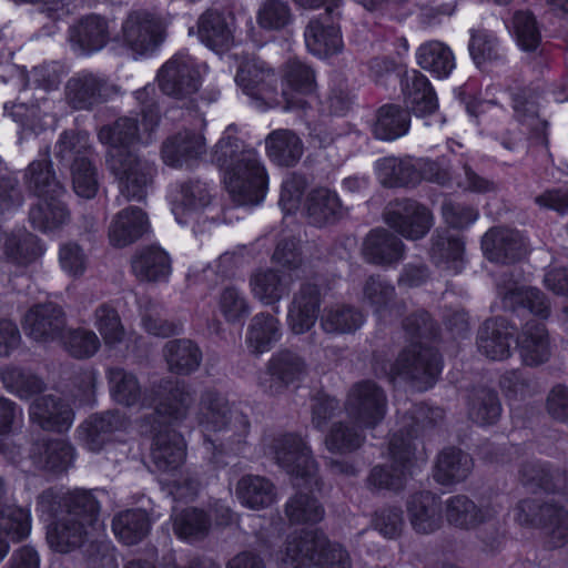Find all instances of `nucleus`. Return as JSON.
I'll use <instances>...</instances> for the list:
<instances>
[{
  "instance_id": "52",
  "label": "nucleus",
  "mask_w": 568,
  "mask_h": 568,
  "mask_svg": "<svg viewBox=\"0 0 568 568\" xmlns=\"http://www.w3.org/2000/svg\"><path fill=\"white\" fill-rule=\"evenodd\" d=\"M52 102L45 98L38 99L30 105L17 103L12 106L11 116L23 129L32 132H41L54 122Z\"/></svg>"
},
{
  "instance_id": "49",
  "label": "nucleus",
  "mask_w": 568,
  "mask_h": 568,
  "mask_svg": "<svg viewBox=\"0 0 568 568\" xmlns=\"http://www.w3.org/2000/svg\"><path fill=\"white\" fill-rule=\"evenodd\" d=\"M473 469L471 457L457 448L444 449L438 458L435 479L442 485H450L467 478Z\"/></svg>"
},
{
  "instance_id": "16",
  "label": "nucleus",
  "mask_w": 568,
  "mask_h": 568,
  "mask_svg": "<svg viewBox=\"0 0 568 568\" xmlns=\"http://www.w3.org/2000/svg\"><path fill=\"white\" fill-rule=\"evenodd\" d=\"M316 91V80L313 69L300 60H290L282 77V97L284 109L304 110L310 104Z\"/></svg>"
},
{
  "instance_id": "53",
  "label": "nucleus",
  "mask_w": 568,
  "mask_h": 568,
  "mask_svg": "<svg viewBox=\"0 0 568 568\" xmlns=\"http://www.w3.org/2000/svg\"><path fill=\"white\" fill-rule=\"evenodd\" d=\"M363 427L345 422H335L331 425L324 445L333 454H349L362 447L365 442Z\"/></svg>"
},
{
  "instance_id": "50",
  "label": "nucleus",
  "mask_w": 568,
  "mask_h": 568,
  "mask_svg": "<svg viewBox=\"0 0 568 568\" xmlns=\"http://www.w3.org/2000/svg\"><path fill=\"white\" fill-rule=\"evenodd\" d=\"M150 527V518L142 509L121 511L112 520L115 537L125 545L140 542L149 534Z\"/></svg>"
},
{
  "instance_id": "4",
  "label": "nucleus",
  "mask_w": 568,
  "mask_h": 568,
  "mask_svg": "<svg viewBox=\"0 0 568 568\" xmlns=\"http://www.w3.org/2000/svg\"><path fill=\"white\" fill-rule=\"evenodd\" d=\"M196 419L207 452L217 448V440L221 442L220 446L240 445L250 433L247 416L231 407L227 399L215 390L202 394Z\"/></svg>"
},
{
  "instance_id": "25",
  "label": "nucleus",
  "mask_w": 568,
  "mask_h": 568,
  "mask_svg": "<svg viewBox=\"0 0 568 568\" xmlns=\"http://www.w3.org/2000/svg\"><path fill=\"white\" fill-rule=\"evenodd\" d=\"M321 306L320 290L314 284H303L294 294L288 306L287 326L295 335L308 332L318 317Z\"/></svg>"
},
{
  "instance_id": "10",
  "label": "nucleus",
  "mask_w": 568,
  "mask_h": 568,
  "mask_svg": "<svg viewBox=\"0 0 568 568\" xmlns=\"http://www.w3.org/2000/svg\"><path fill=\"white\" fill-rule=\"evenodd\" d=\"M440 369V358L435 349L412 343L398 354L386 374L392 379L399 377L417 389L426 390L435 384Z\"/></svg>"
},
{
  "instance_id": "21",
  "label": "nucleus",
  "mask_w": 568,
  "mask_h": 568,
  "mask_svg": "<svg viewBox=\"0 0 568 568\" xmlns=\"http://www.w3.org/2000/svg\"><path fill=\"white\" fill-rule=\"evenodd\" d=\"M27 334L38 342H51L62 337L65 328L64 313L54 303L33 306L24 317Z\"/></svg>"
},
{
  "instance_id": "13",
  "label": "nucleus",
  "mask_w": 568,
  "mask_h": 568,
  "mask_svg": "<svg viewBox=\"0 0 568 568\" xmlns=\"http://www.w3.org/2000/svg\"><path fill=\"white\" fill-rule=\"evenodd\" d=\"M386 224L407 240L423 239L433 225V215L423 204L410 200H396L387 206Z\"/></svg>"
},
{
  "instance_id": "8",
  "label": "nucleus",
  "mask_w": 568,
  "mask_h": 568,
  "mask_svg": "<svg viewBox=\"0 0 568 568\" xmlns=\"http://www.w3.org/2000/svg\"><path fill=\"white\" fill-rule=\"evenodd\" d=\"M140 106L141 123L136 116L119 118L112 125H105L98 133L99 141L109 146L108 151L129 150L135 143H148L151 132L160 122V110L152 85L134 92Z\"/></svg>"
},
{
  "instance_id": "6",
  "label": "nucleus",
  "mask_w": 568,
  "mask_h": 568,
  "mask_svg": "<svg viewBox=\"0 0 568 568\" xmlns=\"http://www.w3.org/2000/svg\"><path fill=\"white\" fill-rule=\"evenodd\" d=\"M65 507L67 514L48 531L50 546L62 554L81 547L102 527L99 504L91 493L81 489L69 493Z\"/></svg>"
},
{
  "instance_id": "26",
  "label": "nucleus",
  "mask_w": 568,
  "mask_h": 568,
  "mask_svg": "<svg viewBox=\"0 0 568 568\" xmlns=\"http://www.w3.org/2000/svg\"><path fill=\"white\" fill-rule=\"evenodd\" d=\"M30 420L44 430H68L73 423V410L60 397L52 395L37 398L29 408Z\"/></svg>"
},
{
  "instance_id": "19",
  "label": "nucleus",
  "mask_w": 568,
  "mask_h": 568,
  "mask_svg": "<svg viewBox=\"0 0 568 568\" xmlns=\"http://www.w3.org/2000/svg\"><path fill=\"white\" fill-rule=\"evenodd\" d=\"M114 92L105 79L89 72L73 75L65 85V99L75 110H89Z\"/></svg>"
},
{
  "instance_id": "12",
  "label": "nucleus",
  "mask_w": 568,
  "mask_h": 568,
  "mask_svg": "<svg viewBox=\"0 0 568 568\" xmlns=\"http://www.w3.org/2000/svg\"><path fill=\"white\" fill-rule=\"evenodd\" d=\"M387 408L385 390L371 379L353 384L344 403L347 416L366 429L376 428L384 420Z\"/></svg>"
},
{
  "instance_id": "43",
  "label": "nucleus",
  "mask_w": 568,
  "mask_h": 568,
  "mask_svg": "<svg viewBox=\"0 0 568 568\" xmlns=\"http://www.w3.org/2000/svg\"><path fill=\"white\" fill-rule=\"evenodd\" d=\"M305 43L310 52L326 58L341 52L343 41L339 29L334 24H325L321 20H312L305 30Z\"/></svg>"
},
{
  "instance_id": "37",
  "label": "nucleus",
  "mask_w": 568,
  "mask_h": 568,
  "mask_svg": "<svg viewBox=\"0 0 568 568\" xmlns=\"http://www.w3.org/2000/svg\"><path fill=\"white\" fill-rule=\"evenodd\" d=\"M281 337L282 326L276 316L261 312L252 317L246 333V344L252 353L268 352Z\"/></svg>"
},
{
  "instance_id": "27",
  "label": "nucleus",
  "mask_w": 568,
  "mask_h": 568,
  "mask_svg": "<svg viewBox=\"0 0 568 568\" xmlns=\"http://www.w3.org/2000/svg\"><path fill=\"white\" fill-rule=\"evenodd\" d=\"M149 220L145 212L136 206H129L118 212L109 226V241L114 247H125L149 231Z\"/></svg>"
},
{
  "instance_id": "44",
  "label": "nucleus",
  "mask_w": 568,
  "mask_h": 568,
  "mask_svg": "<svg viewBox=\"0 0 568 568\" xmlns=\"http://www.w3.org/2000/svg\"><path fill=\"white\" fill-rule=\"evenodd\" d=\"M265 144L270 159L282 166L296 164L303 154L301 139L290 130L281 129L271 132Z\"/></svg>"
},
{
  "instance_id": "7",
  "label": "nucleus",
  "mask_w": 568,
  "mask_h": 568,
  "mask_svg": "<svg viewBox=\"0 0 568 568\" xmlns=\"http://www.w3.org/2000/svg\"><path fill=\"white\" fill-rule=\"evenodd\" d=\"M278 560L281 568H351L347 551L320 530L290 535Z\"/></svg>"
},
{
  "instance_id": "30",
  "label": "nucleus",
  "mask_w": 568,
  "mask_h": 568,
  "mask_svg": "<svg viewBox=\"0 0 568 568\" xmlns=\"http://www.w3.org/2000/svg\"><path fill=\"white\" fill-rule=\"evenodd\" d=\"M292 278L272 268L255 271L250 277V288L253 297L265 306H276L290 294Z\"/></svg>"
},
{
  "instance_id": "9",
  "label": "nucleus",
  "mask_w": 568,
  "mask_h": 568,
  "mask_svg": "<svg viewBox=\"0 0 568 568\" xmlns=\"http://www.w3.org/2000/svg\"><path fill=\"white\" fill-rule=\"evenodd\" d=\"M106 166L128 201L145 199L156 173L152 161L130 150H113L106 153Z\"/></svg>"
},
{
  "instance_id": "55",
  "label": "nucleus",
  "mask_w": 568,
  "mask_h": 568,
  "mask_svg": "<svg viewBox=\"0 0 568 568\" xmlns=\"http://www.w3.org/2000/svg\"><path fill=\"white\" fill-rule=\"evenodd\" d=\"M503 297V305L507 310L527 308L530 313L541 318L550 314V305L539 290L532 287H511L507 291H499Z\"/></svg>"
},
{
  "instance_id": "14",
  "label": "nucleus",
  "mask_w": 568,
  "mask_h": 568,
  "mask_svg": "<svg viewBox=\"0 0 568 568\" xmlns=\"http://www.w3.org/2000/svg\"><path fill=\"white\" fill-rule=\"evenodd\" d=\"M158 81L164 94L182 100L197 92L200 72L193 58L180 52L159 70Z\"/></svg>"
},
{
  "instance_id": "24",
  "label": "nucleus",
  "mask_w": 568,
  "mask_h": 568,
  "mask_svg": "<svg viewBox=\"0 0 568 568\" xmlns=\"http://www.w3.org/2000/svg\"><path fill=\"white\" fill-rule=\"evenodd\" d=\"M204 138L193 131H181L169 138L162 146V160L172 168H191L205 153Z\"/></svg>"
},
{
  "instance_id": "32",
  "label": "nucleus",
  "mask_w": 568,
  "mask_h": 568,
  "mask_svg": "<svg viewBox=\"0 0 568 568\" xmlns=\"http://www.w3.org/2000/svg\"><path fill=\"white\" fill-rule=\"evenodd\" d=\"M133 274L141 282H166L172 273L169 254L159 246H148L132 257Z\"/></svg>"
},
{
  "instance_id": "15",
  "label": "nucleus",
  "mask_w": 568,
  "mask_h": 568,
  "mask_svg": "<svg viewBox=\"0 0 568 568\" xmlns=\"http://www.w3.org/2000/svg\"><path fill=\"white\" fill-rule=\"evenodd\" d=\"M306 374L307 363L302 355L287 348L280 349L270 358L267 371L260 375L258 385L265 393L275 395Z\"/></svg>"
},
{
  "instance_id": "38",
  "label": "nucleus",
  "mask_w": 568,
  "mask_h": 568,
  "mask_svg": "<svg viewBox=\"0 0 568 568\" xmlns=\"http://www.w3.org/2000/svg\"><path fill=\"white\" fill-rule=\"evenodd\" d=\"M36 237L24 229L7 232L0 230V257L26 265L38 256Z\"/></svg>"
},
{
  "instance_id": "58",
  "label": "nucleus",
  "mask_w": 568,
  "mask_h": 568,
  "mask_svg": "<svg viewBox=\"0 0 568 568\" xmlns=\"http://www.w3.org/2000/svg\"><path fill=\"white\" fill-rule=\"evenodd\" d=\"M363 314L348 305H333L325 307L321 316V327L328 334L353 333L362 326Z\"/></svg>"
},
{
  "instance_id": "42",
  "label": "nucleus",
  "mask_w": 568,
  "mask_h": 568,
  "mask_svg": "<svg viewBox=\"0 0 568 568\" xmlns=\"http://www.w3.org/2000/svg\"><path fill=\"white\" fill-rule=\"evenodd\" d=\"M342 203L336 192L326 187L313 190L306 200V213L312 224L323 226L342 215Z\"/></svg>"
},
{
  "instance_id": "63",
  "label": "nucleus",
  "mask_w": 568,
  "mask_h": 568,
  "mask_svg": "<svg viewBox=\"0 0 568 568\" xmlns=\"http://www.w3.org/2000/svg\"><path fill=\"white\" fill-rule=\"evenodd\" d=\"M395 297V287L381 276H369L363 286V303L373 308L378 317L390 313Z\"/></svg>"
},
{
  "instance_id": "39",
  "label": "nucleus",
  "mask_w": 568,
  "mask_h": 568,
  "mask_svg": "<svg viewBox=\"0 0 568 568\" xmlns=\"http://www.w3.org/2000/svg\"><path fill=\"white\" fill-rule=\"evenodd\" d=\"M464 242L449 231L436 232L432 237L430 258L444 270L458 273L463 266Z\"/></svg>"
},
{
  "instance_id": "48",
  "label": "nucleus",
  "mask_w": 568,
  "mask_h": 568,
  "mask_svg": "<svg viewBox=\"0 0 568 568\" xmlns=\"http://www.w3.org/2000/svg\"><path fill=\"white\" fill-rule=\"evenodd\" d=\"M236 496L242 505L252 509L268 507L276 498L274 485L257 475L243 476L236 485Z\"/></svg>"
},
{
  "instance_id": "3",
  "label": "nucleus",
  "mask_w": 568,
  "mask_h": 568,
  "mask_svg": "<svg viewBox=\"0 0 568 568\" xmlns=\"http://www.w3.org/2000/svg\"><path fill=\"white\" fill-rule=\"evenodd\" d=\"M442 417L439 409H432L425 405H415L408 416L403 417V428L409 427L406 433L403 429L393 434L388 453L392 465L376 466L372 469L368 483L377 489H399L410 469L415 446L413 433L419 428L433 424Z\"/></svg>"
},
{
  "instance_id": "47",
  "label": "nucleus",
  "mask_w": 568,
  "mask_h": 568,
  "mask_svg": "<svg viewBox=\"0 0 568 568\" xmlns=\"http://www.w3.org/2000/svg\"><path fill=\"white\" fill-rule=\"evenodd\" d=\"M124 426V420L118 413L108 412L91 416L79 427V437L92 452L101 449L106 436Z\"/></svg>"
},
{
  "instance_id": "56",
  "label": "nucleus",
  "mask_w": 568,
  "mask_h": 568,
  "mask_svg": "<svg viewBox=\"0 0 568 568\" xmlns=\"http://www.w3.org/2000/svg\"><path fill=\"white\" fill-rule=\"evenodd\" d=\"M173 531L182 540L194 541L204 538L210 530L211 519L209 515L199 508H185L173 513Z\"/></svg>"
},
{
  "instance_id": "40",
  "label": "nucleus",
  "mask_w": 568,
  "mask_h": 568,
  "mask_svg": "<svg viewBox=\"0 0 568 568\" xmlns=\"http://www.w3.org/2000/svg\"><path fill=\"white\" fill-rule=\"evenodd\" d=\"M210 203L207 185L200 181H190L180 185L174 195L173 213L180 224H186L189 219Z\"/></svg>"
},
{
  "instance_id": "23",
  "label": "nucleus",
  "mask_w": 568,
  "mask_h": 568,
  "mask_svg": "<svg viewBox=\"0 0 568 568\" xmlns=\"http://www.w3.org/2000/svg\"><path fill=\"white\" fill-rule=\"evenodd\" d=\"M481 247L488 260L504 264L518 261L527 252L521 233L506 227L489 230L481 240Z\"/></svg>"
},
{
  "instance_id": "64",
  "label": "nucleus",
  "mask_w": 568,
  "mask_h": 568,
  "mask_svg": "<svg viewBox=\"0 0 568 568\" xmlns=\"http://www.w3.org/2000/svg\"><path fill=\"white\" fill-rule=\"evenodd\" d=\"M93 323L108 347L121 344L125 329L118 311L109 304H101L93 314Z\"/></svg>"
},
{
  "instance_id": "28",
  "label": "nucleus",
  "mask_w": 568,
  "mask_h": 568,
  "mask_svg": "<svg viewBox=\"0 0 568 568\" xmlns=\"http://www.w3.org/2000/svg\"><path fill=\"white\" fill-rule=\"evenodd\" d=\"M364 258L375 265L390 266L404 258L405 244L385 229L371 231L363 243Z\"/></svg>"
},
{
  "instance_id": "29",
  "label": "nucleus",
  "mask_w": 568,
  "mask_h": 568,
  "mask_svg": "<svg viewBox=\"0 0 568 568\" xmlns=\"http://www.w3.org/2000/svg\"><path fill=\"white\" fill-rule=\"evenodd\" d=\"M109 39V23L98 14H90L80 19L69 30L71 45L82 54L101 50Z\"/></svg>"
},
{
  "instance_id": "57",
  "label": "nucleus",
  "mask_w": 568,
  "mask_h": 568,
  "mask_svg": "<svg viewBox=\"0 0 568 568\" xmlns=\"http://www.w3.org/2000/svg\"><path fill=\"white\" fill-rule=\"evenodd\" d=\"M409 123L408 111L398 105H383L377 112L373 133L379 140L392 141L406 134Z\"/></svg>"
},
{
  "instance_id": "18",
  "label": "nucleus",
  "mask_w": 568,
  "mask_h": 568,
  "mask_svg": "<svg viewBox=\"0 0 568 568\" xmlns=\"http://www.w3.org/2000/svg\"><path fill=\"white\" fill-rule=\"evenodd\" d=\"M125 44L136 54L155 50L163 39L161 21L146 11L132 12L122 27Z\"/></svg>"
},
{
  "instance_id": "60",
  "label": "nucleus",
  "mask_w": 568,
  "mask_h": 568,
  "mask_svg": "<svg viewBox=\"0 0 568 568\" xmlns=\"http://www.w3.org/2000/svg\"><path fill=\"white\" fill-rule=\"evenodd\" d=\"M110 393L115 402L133 406L141 399V386L136 376L122 367H110L106 371Z\"/></svg>"
},
{
  "instance_id": "41",
  "label": "nucleus",
  "mask_w": 568,
  "mask_h": 568,
  "mask_svg": "<svg viewBox=\"0 0 568 568\" xmlns=\"http://www.w3.org/2000/svg\"><path fill=\"white\" fill-rule=\"evenodd\" d=\"M491 507L478 508L473 500L457 495L446 500V519L450 525L460 528L475 527L496 515Z\"/></svg>"
},
{
  "instance_id": "62",
  "label": "nucleus",
  "mask_w": 568,
  "mask_h": 568,
  "mask_svg": "<svg viewBox=\"0 0 568 568\" xmlns=\"http://www.w3.org/2000/svg\"><path fill=\"white\" fill-rule=\"evenodd\" d=\"M93 153L90 135L84 131H64L59 136L54 155L61 162L74 163L81 158H89Z\"/></svg>"
},
{
  "instance_id": "46",
  "label": "nucleus",
  "mask_w": 568,
  "mask_h": 568,
  "mask_svg": "<svg viewBox=\"0 0 568 568\" xmlns=\"http://www.w3.org/2000/svg\"><path fill=\"white\" fill-rule=\"evenodd\" d=\"M26 182L39 200L52 196L61 197L65 190L55 178L52 165L45 154L44 159L31 162L26 171Z\"/></svg>"
},
{
  "instance_id": "51",
  "label": "nucleus",
  "mask_w": 568,
  "mask_h": 568,
  "mask_svg": "<svg viewBox=\"0 0 568 568\" xmlns=\"http://www.w3.org/2000/svg\"><path fill=\"white\" fill-rule=\"evenodd\" d=\"M164 357L171 372L186 375L197 369L202 352L190 339H173L165 344Z\"/></svg>"
},
{
  "instance_id": "1",
  "label": "nucleus",
  "mask_w": 568,
  "mask_h": 568,
  "mask_svg": "<svg viewBox=\"0 0 568 568\" xmlns=\"http://www.w3.org/2000/svg\"><path fill=\"white\" fill-rule=\"evenodd\" d=\"M264 452L294 478L300 493L286 504V515L292 523H318L324 518V508L318 501L302 491L321 489L317 463L307 443L298 435L284 434L266 440Z\"/></svg>"
},
{
  "instance_id": "17",
  "label": "nucleus",
  "mask_w": 568,
  "mask_h": 568,
  "mask_svg": "<svg viewBox=\"0 0 568 568\" xmlns=\"http://www.w3.org/2000/svg\"><path fill=\"white\" fill-rule=\"evenodd\" d=\"M154 395V414L170 424L182 422L194 402L190 386L179 381H161Z\"/></svg>"
},
{
  "instance_id": "45",
  "label": "nucleus",
  "mask_w": 568,
  "mask_h": 568,
  "mask_svg": "<svg viewBox=\"0 0 568 568\" xmlns=\"http://www.w3.org/2000/svg\"><path fill=\"white\" fill-rule=\"evenodd\" d=\"M418 65L433 75L447 78L456 67L455 55L449 47L440 41H428L416 52Z\"/></svg>"
},
{
  "instance_id": "36",
  "label": "nucleus",
  "mask_w": 568,
  "mask_h": 568,
  "mask_svg": "<svg viewBox=\"0 0 568 568\" xmlns=\"http://www.w3.org/2000/svg\"><path fill=\"white\" fill-rule=\"evenodd\" d=\"M73 447L64 439H41L33 444L31 458L42 469L63 471L73 460Z\"/></svg>"
},
{
  "instance_id": "2",
  "label": "nucleus",
  "mask_w": 568,
  "mask_h": 568,
  "mask_svg": "<svg viewBox=\"0 0 568 568\" xmlns=\"http://www.w3.org/2000/svg\"><path fill=\"white\" fill-rule=\"evenodd\" d=\"M213 162L223 171L226 187L239 205L260 204L267 191L268 175L257 152L244 149L232 136H223L214 148Z\"/></svg>"
},
{
  "instance_id": "11",
  "label": "nucleus",
  "mask_w": 568,
  "mask_h": 568,
  "mask_svg": "<svg viewBox=\"0 0 568 568\" xmlns=\"http://www.w3.org/2000/svg\"><path fill=\"white\" fill-rule=\"evenodd\" d=\"M514 519L524 527H541L552 547L565 545L568 538V513L554 499L541 504L536 499L520 500L514 508Z\"/></svg>"
},
{
  "instance_id": "54",
  "label": "nucleus",
  "mask_w": 568,
  "mask_h": 568,
  "mask_svg": "<svg viewBox=\"0 0 568 568\" xmlns=\"http://www.w3.org/2000/svg\"><path fill=\"white\" fill-rule=\"evenodd\" d=\"M377 175L383 185L405 186L419 182L417 165L410 159L384 158L376 163Z\"/></svg>"
},
{
  "instance_id": "59",
  "label": "nucleus",
  "mask_w": 568,
  "mask_h": 568,
  "mask_svg": "<svg viewBox=\"0 0 568 568\" xmlns=\"http://www.w3.org/2000/svg\"><path fill=\"white\" fill-rule=\"evenodd\" d=\"M0 379L8 392L21 399H28L44 389V383L37 375L12 365L0 369Z\"/></svg>"
},
{
  "instance_id": "20",
  "label": "nucleus",
  "mask_w": 568,
  "mask_h": 568,
  "mask_svg": "<svg viewBox=\"0 0 568 568\" xmlns=\"http://www.w3.org/2000/svg\"><path fill=\"white\" fill-rule=\"evenodd\" d=\"M235 80L247 95L268 103L275 101L276 75L264 61L255 58L243 61Z\"/></svg>"
},
{
  "instance_id": "35",
  "label": "nucleus",
  "mask_w": 568,
  "mask_h": 568,
  "mask_svg": "<svg viewBox=\"0 0 568 568\" xmlns=\"http://www.w3.org/2000/svg\"><path fill=\"white\" fill-rule=\"evenodd\" d=\"M517 343L520 357L526 365L537 366L550 357L549 337L540 322H527Z\"/></svg>"
},
{
  "instance_id": "5",
  "label": "nucleus",
  "mask_w": 568,
  "mask_h": 568,
  "mask_svg": "<svg viewBox=\"0 0 568 568\" xmlns=\"http://www.w3.org/2000/svg\"><path fill=\"white\" fill-rule=\"evenodd\" d=\"M160 424L144 419L141 423L143 434H153L152 462L155 469L162 475L163 481L170 487L174 498H191L199 488V481L181 473L186 457L184 438L176 432L165 428L158 429Z\"/></svg>"
},
{
  "instance_id": "22",
  "label": "nucleus",
  "mask_w": 568,
  "mask_h": 568,
  "mask_svg": "<svg viewBox=\"0 0 568 568\" xmlns=\"http://www.w3.org/2000/svg\"><path fill=\"white\" fill-rule=\"evenodd\" d=\"M403 93L407 108L419 118L435 116L442 125L444 119L436 114L438 103L428 79L417 70L406 72L403 80Z\"/></svg>"
},
{
  "instance_id": "31",
  "label": "nucleus",
  "mask_w": 568,
  "mask_h": 568,
  "mask_svg": "<svg viewBox=\"0 0 568 568\" xmlns=\"http://www.w3.org/2000/svg\"><path fill=\"white\" fill-rule=\"evenodd\" d=\"M515 328L505 320L486 321L478 332V349L493 361H503L510 355Z\"/></svg>"
},
{
  "instance_id": "34",
  "label": "nucleus",
  "mask_w": 568,
  "mask_h": 568,
  "mask_svg": "<svg viewBox=\"0 0 568 568\" xmlns=\"http://www.w3.org/2000/svg\"><path fill=\"white\" fill-rule=\"evenodd\" d=\"M232 16H224L214 10L204 12L197 21L200 40L214 51H223L231 47L234 40Z\"/></svg>"
},
{
  "instance_id": "33",
  "label": "nucleus",
  "mask_w": 568,
  "mask_h": 568,
  "mask_svg": "<svg viewBox=\"0 0 568 568\" xmlns=\"http://www.w3.org/2000/svg\"><path fill=\"white\" fill-rule=\"evenodd\" d=\"M407 514L413 529L418 534H432L442 525L440 500L428 491L409 498Z\"/></svg>"
},
{
  "instance_id": "61",
  "label": "nucleus",
  "mask_w": 568,
  "mask_h": 568,
  "mask_svg": "<svg viewBox=\"0 0 568 568\" xmlns=\"http://www.w3.org/2000/svg\"><path fill=\"white\" fill-rule=\"evenodd\" d=\"M30 220L34 227L43 232L53 231L69 220V213L60 197L50 195L39 200L30 210Z\"/></svg>"
}]
</instances>
